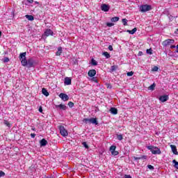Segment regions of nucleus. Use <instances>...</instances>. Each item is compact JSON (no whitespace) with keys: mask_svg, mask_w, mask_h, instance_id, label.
<instances>
[{"mask_svg":"<svg viewBox=\"0 0 178 178\" xmlns=\"http://www.w3.org/2000/svg\"><path fill=\"white\" fill-rule=\"evenodd\" d=\"M26 52H23L19 54V60L22 66H27L28 67H33L34 66V60L33 58H26Z\"/></svg>","mask_w":178,"mask_h":178,"instance_id":"1","label":"nucleus"},{"mask_svg":"<svg viewBox=\"0 0 178 178\" xmlns=\"http://www.w3.org/2000/svg\"><path fill=\"white\" fill-rule=\"evenodd\" d=\"M146 148H147L153 155H161L162 154V152H161V149H159V147H158L149 145L147 146Z\"/></svg>","mask_w":178,"mask_h":178,"instance_id":"2","label":"nucleus"},{"mask_svg":"<svg viewBox=\"0 0 178 178\" xmlns=\"http://www.w3.org/2000/svg\"><path fill=\"white\" fill-rule=\"evenodd\" d=\"M140 12H142L143 13H145V12H149V10H151L152 8L151 7V6L145 4L140 6Z\"/></svg>","mask_w":178,"mask_h":178,"instance_id":"3","label":"nucleus"},{"mask_svg":"<svg viewBox=\"0 0 178 178\" xmlns=\"http://www.w3.org/2000/svg\"><path fill=\"white\" fill-rule=\"evenodd\" d=\"M59 130H60V133L61 136H63V137H67V136H69V133L67 132V130H66V129H65V127L60 126Z\"/></svg>","mask_w":178,"mask_h":178,"instance_id":"4","label":"nucleus"},{"mask_svg":"<svg viewBox=\"0 0 178 178\" xmlns=\"http://www.w3.org/2000/svg\"><path fill=\"white\" fill-rule=\"evenodd\" d=\"M172 44H175V40L173 39H167L162 42L163 47H169V45H172Z\"/></svg>","mask_w":178,"mask_h":178,"instance_id":"5","label":"nucleus"},{"mask_svg":"<svg viewBox=\"0 0 178 178\" xmlns=\"http://www.w3.org/2000/svg\"><path fill=\"white\" fill-rule=\"evenodd\" d=\"M59 97L62 99V101H64V102L69 101V96L67 95L65 93H60L59 95Z\"/></svg>","mask_w":178,"mask_h":178,"instance_id":"6","label":"nucleus"},{"mask_svg":"<svg viewBox=\"0 0 178 178\" xmlns=\"http://www.w3.org/2000/svg\"><path fill=\"white\" fill-rule=\"evenodd\" d=\"M168 99H169V95H162V96H160L159 97V101H161V102H166V101H168Z\"/></svg>","mask_w":178,"mask_h":178,"instance_id":"7","label":"nucleus"},{"mask_svg":"<svg viewBox=\"0 0 178 178\" xmlns=\"http://www.w3.org/2000/svg\"><path fill=\"white\" fill-rule=\"evenodd\" d=\"M64 84L65 86H70L72 84V79L70 77H65L64 79Z\"/></svg>","mask_w":178,"mask_h":178,"instance_id":"8","label":"nucleus"},{"mask_svg":"<svg viewBox=\"0 0 178 178\" xmlns=\"http://www.w3.org/2000/svg\"><path fill=\"white\" fill-rule=\"evenodd\" d=\"M95 74H97V70H90L88 72V76H89V77H94Z\"/></svg>","mask_w":178,"mask_h":178,"instance_id":"9","label":"nucleus"},{"mask_svg":"<svg viewBox=\"0 0 178 178\" xmlns=\"http://www.w3.org/2000/svg\"><path fill=\"white\" fill-rule=\"evenodd\" d=\"M44 35L46 37H49V35H54V31H52V30L47 29L45 31H44Z\"/></svg>","mask_w":178,"mask_h":178,"instance_id":"10","label":"nucleus"},{"mask_svg":"<svg viewBox=\"0 0 178 178\" xmlns=\"http://www.w3.org/2000/svg\"><path fill=\"white\" fill-rule=\"evenodd\" d=\"M101 9H102V10H103V12H108L109 9H110V7L106 4H103L101 6Z\"/></svg>","mask_w":178,"mask_h":178,"instance_id":"11","label":"nucleus"},{"mask_svg":"<svg viewBox=\"0 0 178 178\" xmlns=\"http://www.w3.org/2000/svg\"><path fill=\"white\" fill-rule=\"evenodd\" d=\"M170 148H171L173 154H175V155H178L177 148L176 147V145H170Z\"/></svg>","mask_w":178,"mask_h":178,"instance_id":"12","label":"nucleus"},{"mask_svg":"<svg viewBox=\"0 0 178 178\" xmlns=\"http://www.w3.org/2000/svg\"><path fill=\"white\" fill-rule=\"evenodd\" d=\"M56 108H59L61 111H66L67 107L65 104L56 105Z\"/></svg>","mask_w":178,"mask_h":178,"instance_id":"13","label":"nucleus"},{"mask_svg":"<svg viewBox=\"0 0 178 178\" xmlns=\"http://www.w3.org/2000/svg\"><path fill=\"white\" fill-rule=\"evenodd\" d=\"M90 124H98V119L97 118H90Z\"/></svg>","mask_w":178,"mask_h":178,"instance_id":"14","label":"nucleus"},{"mask_svg":"<svg viewBox=\"0 0 178 178\" xmlns=\"http://www.w3.org/2000/svg\"><path fill=\"white\" fill-rule=\"evenodd\" d=\"M110 112L112 113V115H118V108L115 107H111L110 108Z\"/></svg>","mask_w":178,"mask_h":178,"instance_id":"15","label":"nucleus"},{"mask_svg":"<svg viewBox=\"0 0 178 178\" xmlns=\"http://www.w3.org/2000/svg\"><path fill=\"white\" fill-rule=\"evenodd\" d=\"M42 94H43V95H44L45 97L49 96V92H48V90H47V89H45V88H43L42 89Z\"/></svg>","mask_w":178,"mask_h":178,"instance_id":"16","label":"nucleus"},{"mask_svg":"<svg viewBox=\"0 0 178 178\" xmlns=\"http://www.w3.org/2000/svg\"><path fill=\"white\" fill-rule=\"evenodd\" d=\"M47 144H48V141H47V140H45V138H43L40 140L41 147H45V145H47Z\"/></svg>","mask_w":178,"mask_h":178,"instance_id":"17","label":"nucleus"},{"mask_svg":"<svg viewBox=\"0 0 178 178\" xmlns=\"http://www.w3.org/2000/svg\"><path fill=\"white\" fill-rule=\"evenodd\" d=\"M147 156L145 155H143L140 157H136L134 156L133 159H134V161H138L140 159H147Z\"/></svg>","mask_w":178,"mask_h":178,"instance_id":"18","label":"nucleus"},{"mask_svg":"<svg viewBox=\"0 0 178 178\" xmlns=\"http://www.w3.org/2000/svg\"><path fill=\"white\" fill-rule=\"evenodd\" d=\"M62 47H59L58 48V51L57 52H56V56H60V55H62Z\"/></svg>","mask_w":178,"mask_h":178,"instance_id":"19","label":"nucleus"},{"mask_svg":"<svg viewBox=\"0 0 178 178\" xmlns=\"http://www.w3.org/2000/svg\"><path fill=\"white\" fill-rule=\"evenodd\" d=\"M155 87H156V84L153 83L150 86L148 87V90L150 91H154V90H155Z\"/></svg>","mask_w":178,"mask_h":178,"instance_id":"20","label":"nucleus"},{"mask_svg":"<svg viewBox=\"0 0 178 178\" xmlns=\"http://www.w3.org/2000/svg\"><path fill=\"white\" fill-rule=\"evenodd\" d=\"M137 31V28H134L132 30H127V33H129V34H134Z\"/></svg>","mask_w":178,"mask_h":178,"instance_id":"21","label":"nucleus"},{"mask_svg":"<svg viewBox=\"0 0 178 178\" xmlns=\"http://www.w3.org/2000/svg\"><path fill=\"white\" fill-rule=\"evenodd\" d=\"M90 120L91 118H84L83 120V123H85V124H90Z\"/></svg>","mask_w":178,"mask_h":178,"instance_id":"22","label":"nucleus"},{"mask_svg":"<svg viewBox=\"0 0 178 178\" xmlns=\"http://www.w3.org/2000/svg\"><path fill=\"white\" fill-rule=\"evenodd\" d=\"M25 17H26L27 19H29L30 22H33L34 20V17L33 15H25Z\"/></svg>","mask_w":178,"mask_h":178,"instance_id":"23","label":"nucleus"},{"mask_svg":"<svg viewBox=\"0 0 178 178\" xmlns=\"http://www.w3.org/2000/svg\"><path fill=\"white\" fill-rule=\"evenodd\" d=\"M102 55L106 58V59H109L111 58V54L108 53V51H104L102 53Z\"/></svg>","mask_w":178,"mask_h":178,"instance_id":"24","label":"nucleus"},{"mask_svg":"<svg viewBox=\"0 0 178 178\" xmlns=\"http://www.w3.org/2000/svg\"><path fill=\"white\" fill-rule=\"evenodd\" d=\"M91 65L92 66H97L98 65V62H97V60H95V59L92 58L91 59Z\"/></svg>","mask_w":178,"mask_h":178,"instance_id":"25","label":"nucleus"},{"mask_svg":"<svg viewBox=\"0 0 178 178\" xmlns=\"http://www.w3.org/2000/svg\"><path fill=\"white\" fill-rule=\"evenodd\" d=\"M172 163H174V168L178 169V162L175 159L172 160Z\"/></svg>","mask_w":178,"mask_h":178,"instance_id":"26","label":"nucleus"},{"mask_svg":"<svg viewBox=\"0 0 178 178\" xmlns=\"http://www.w3.org/2000/svg\"><path fill=\"white\" fill-rule=\"evenodd\" d=\"M111 22H119V17H114L111 18Z\"/></svg>","mask_w":178,"mask_h":178,"instance_id":"27","label":"nucleus"},{"mask_svg":"<svg viewBox=\"0 0 178 178\" xmlns=\"http://www.w3.org/2000/svg\"><path fill=\"white\" fill-rule=\"evenodd\" d=\"M110 151L111 153H113L114 151H116V146L112 145L110 147Z\"/></svg>","mask_w":178,"mask_h":178,"instance_id":"28","label":"nucleus"},{"mask_svg":"<svg viewBox=\"0 0 178 178\" xmlns=\"http://www.w3.org/2000/svg\"><path fill=\"white\" fill-rule=\"evenodd\" d=\"M117 138L119 141H122L123 140V135L122 134H118L117 135Z\"/></svg>","mask_w":178,"mask_h":178,"instance_id":"29","label":"nucleus"},{"mask_svg":"<svg viewBox=\"0 0 178 178\" xmlns=\"http://www.w3.org/2000/svg\"><path fill=\"white\" fill-rule=\"evenodd\" d=\"M158 70H159V67H158V66H154L152 68V72H158Z\"/></svg>","mask_w":178,"mask_h":178,"instance_id":"30","label":"nucleus"},{"mask_svg":"<svg viewBox=\"0 0 178 178\" xmlns=\"http://www.w3.org/2000/svg\"><path fill=\"white\" fill-rule=\"evenodd\" d=\"M134 74V72L131 71L127 73V76H128L129 77H131V76H133Z\"/></svg>","mask_w":178,"mask_h":178,"instance_id":"31","label":"nucleus"},{"mask_svg":"<svg viewBox=\"0 0 178 178\" xmlns=\"http://www.w3.org/2000/svg\"><path fill=\"white\" fill-rule=\"evenodd\" d=\"M122 24L124 26H127V19H122Z\"/></svg>","mask_w":178,"mask_h":178,"instance_id":"32","label":"nucleus"},{"mask_svg":"<svg viewBox=\"0 0 178 178\" xmlns=\"http://www.w3.org/2000/svg\"><path fill=\"white\" fill-rule=\"evenodd\" d=\"M91 81H93V83H98V79H97V77L92 76Z\"/></svg>","mask_w":178,"mask_h":178,"instance_id":"33","label":"nucleus"},{"mask_svg":"<svg viewBox=\"0 0 178 178\" xmlns=\"http://www.w3.org/2000/svg\"><path fill=\"white\" fill-rule=\"evenodd\" d=\"M4 124H5L6 126H7L8 127H10V123L8 122V121L6 120H4Z\"/></svg>","mask_w":178,"mask_h":178,"instance_id":"34","label":"nucleus"},{"mask_svg":"<svg viewBox=\"0 0 178 178\" xmlns=\"http://www.w3.org/2000/svg\"><path fill=\"white\" fill-rule=\"evenodd\" d=\"M9 58H8V57H5L4 58H3V62L4 63H8V62H9Z\"/></svg>","mask_w":178,"mask_h":178,"instance_id":"35","label":"nucleus"},{"mask_svg":"<svg viewBox=\"0 0 178 178\" xmlns=\"http://www.w3.org/2000/svg\"><path fill=\"white\" fill-rule=\"evenodd\" d=\"M68 106H70V108H73V106H74V103H73L72 102H69Z\"/></svg>","mask_w":178,"mask_h":178,"instance_id":"36","label":"nucleus"},{"mask_svg":"<svg viewBox=\"0 0 178 178\" xmlns=\"http://www.w3.org/2000/svg\"><path fill=\"white\" fill-rule=\"evenodd\" d=\"M82 144H83V147H85V148H86V149H88V148H90V147L88 146L87 143L83 142Z\"/></svg>","mask_w":178,"mask_h":178,"instance_id":"37","label":"nucleus"},{"mask_svg":"<svg viewBox=\"0 0 178 178\" xmlns=\"http://www.w3.org/2000/svg\"><path fill=\"white\" fill-rule=\"evenodd\" d=\"M147 54H149V55H152V49H147Z\"/></svg>","mask_w":178,"mask_h":178,"instance_id":"38","label":"nucleus"},{"mask_svg":"<svg viewBox=\"0 0 178 178\" xmlns=\"http://www.w3.org/2000/svg\"><path fill=\"white\" fill-rule=\"evenodd\" d=\"M106 26H107L108 27H112V26H114V24L112 23V22H108V23L106 24Z\"/></svg>","mask_w":178,"mask_h":178,"instance_id":"39","label":"nucleus"},{"mask_svg":"<svg viewBox=\"0 0 178 178\" xmlns=\"http://www.w3.org/2000/svg\"><path fill=\"white\" fill-rule=\"evenodd\" d=\"M111 154L114 156L119 155V152L114 150Z\"/></svg>","mask_w":178,"mask_h":178,"instance_id":"40","label":"nucleus"},{"mask_svg":"<svg viewBox=\"0 0 178 178\" xmlns=\"http://www.w3.org/2000/svg\"><path fill=\"white\" fill-rule=\"evenodd\" d=\"M148 169H149L150 170H154V168L153 165H147Z\"/></svg>","mask_w":178,"mask_h":178,"instance_id":"41","label":"nucleus"},{"mask_svg":"<svg viewBox=\"0 0 178 178\" xmlns=\"http://www.w3.org/2000/svg\"><path fill=\"white\" fill-rule=\"evenodd\" d=\"M5 176V172L2 170H0V177H3Z\"/></svg>","mask_w":178,"mask_h":178,"instance_id":"42","label":"nucleus"},{"mask_svg":"<svg viewBox=\"0 0 178 178\" xmlns=\"http://www.w3.org/2000/svg\"><path fill=\"white\" fill-rule=\"evenodd\" d=\"M115 70H116V66L113 65V66L111 67V71H112V72H115Z\"/></svg>","mask_w":178,"mask_h":178,"instance_id":"43","label":"nucleus"},{"mask_svg":"<svg viewBox=\"0 0 178 178\" xmlns=\"http://www.w3.org/2000/svg\"><path fill=\"white\" fill-rule=\"evenodd\" d=\"M143 55H144V54L143 53V51H139L138 53V56H143Z\"/></svg>","mask_w":178,"mask_h":178,"instance_id":"44","label":"nucleus"},{"mask_svg":"<svg viewBox=\"0 0 178 178\" xmlns=\"http://www.w3.org/2000/svg\"><path fill=\"white\" fill-rule=\"evenodd\" d=\"M108 49H109V51H113V47H112V45H109Z\"/></svg>","mask_w":178,"mask_h":178,"instance_id":"45","label":"nucleus"},{"mask_svg":"<svg viewBox=\"0 0 178 178\" xmlns=\"http://www.w3.org/2000/svg\"><path fill=\"white\" fill-rule=\"evenodd\" d=\"M38 111L40 113H42V106H40Z\"/></svg>","mask_w":178,"mask_h":178,"instance_id":"46","label":"nucleus"},{"mask_svg":"<svg viewBox=\"0 0 178 178\" xmlns=\"http://www.w3.org/2000/svg\"><path fill=\"white\" fill-rule=\"evenodd\" d=\"M31 138H35V134H31Z\"/></svg>","mask_w":178,"mask_h":178,"instance_id":"47","label":"nucleus"},{"mask_svg":"<svg viewBox=\"0 0 178 178\" xmlns=\"http://www.w3.org/2000/svg\"><path fill=\"white\" fill-rule=\"evenodd\" d=\"M124 178H131V177L129 175H125Z\"/></svg>","mask_w":178,"mask_h":178,"instance_id":"48","label":"nucleus"},{"mask_svg":"<svg viewBox=\"0 0 178 178\" xmlns=\"http://www.w3.org/2000/svg\"><path fill=\"white\" fill-rule=\"evenodd\" d=\"M29 3H33L34 2V0H27Z\"/></svg>","mask_w":178,"mask_h":178,"instance_id":"49","label":"nucleus"},{"mask_svg":"<svg viewBox=\"0 0 178 178\" xmlns=\"http://www.w3.org/2000/svg\"><path fill=\"white\" fill-rule=\"evenodd\" d=\"M170 48H171V49H173V48H176V46L175 45H170Z\"/></svg>","mask_w":178,"mask_h":178,"instance_id":"50","label":"nucleus"},{"mask_svg":"<svg viewBox=\"0 0 178 178\" xmlns=\"http://www.w3.org/2000/svg\"><path fill=\"white\" fill-rule=\"evenodd\" d=\"M31 130H33V131H35V127H33L31 128Z\"/></svg>","mask_w":178,"mask_h":178,"instance_id":"51","label":"nucleus"},{"mask_svg":"<svg viewBox=\"0 0 178 178\" xmlns=\"http://www.w3.org/2000/svg\"><path fill=\"white\" fill-rule=\"evenodd\" d=\"M46 178H54V177L51 176V177H47Z\"/></svg>","mask_w":178,"mask_h":178,"instance_id":"52","label":"nucleus"},{"mask_svg":"<svg viewBox=\"0 0 178 178\" xmlns=\"http://www.w3.org/2000/svg\"><path fill=\"white\" fill-rule=\"evenodd\" d=\"M1 36H2V32L0 31V37H1Z\"/></svg>","mask_w":178,"mask_h":178,"instance_id":"53","label":"nucleus"}]
</instances>
